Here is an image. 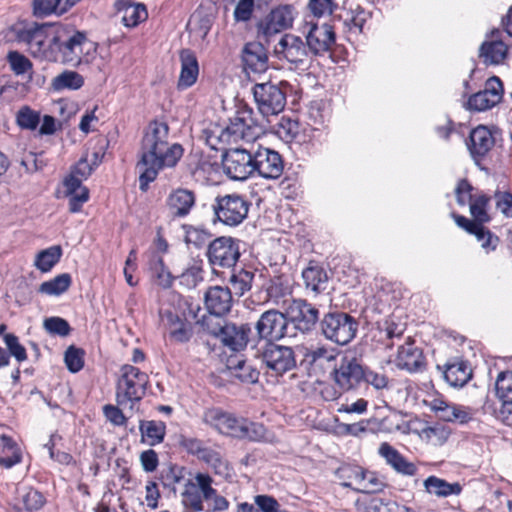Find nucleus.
I'll list each match as a JSON object with an SVG mask.
<instances>
[{
    "mask_svg": "<svg viewBox=\"0 0 512 512\" xmlns=\"http://www.w3.org/2000/svg\"><path fill=\"white\" fill-rule=\"evenodd\" d=\"M255 330L258 337L268 343L295 336L284 310L270 309L263 312L255 324Z\"/></svg>",
    "mask_w": 512,
    "mask_h": 512,
    "instance_id": "obj_8",
    "label": "nucleus"
},
{
    "mask_svg": "<svg viewBox=\"0 0 512 512\" xmlns=\"http://www.w3.org/2000/svg\"><path fill=\"white\" fill-rule=\"evenodd\" d=\"M18 42L28 46L30 53L37 58L57 61L52 38L49 39L45 29L37 24L27 25L16 29Z\"/></svg>",
    "mask_w": 512,
    "mask_h": 512,
    "instance_id": "obj_9",
    "label": "nucleus"
},
{
    "mask_svg": "<svg viewBox=\"0 0 512 512\" xmlns=\"http://www.w3.org/2000/svg\"><path fill=\"white\" fill-rule=\"evenodd\" d=\"M139 429L142 442L149 446L162 443L166 434V425L162 421H140Z\"/></svg>",
    "mask_w": 512,
    "mask_h": 512,
    "instance_id": "obj_35",
    "label": "nucleus"
},
{
    "mask_svg": "<svg viewBox=\"0 0 512 512\" xmlns=\"http://www.w3.org/2000/svg\"><path fill=\"white\" fill-rule=\"evenodd\" d=\"M120 372L116 387L117 405L133 409L146 393L148 375L129 364L123 365Z\"/></svg>",
    "mask_w": 512,
    "mask_h": 512,
    "instance_id": "obj_5",
    "label": "nucleus"
},
{
    "mask_svg": "<svg viewBox=\"0 0 512 512\" xmlns=\"http://www.w3.org/2000/svg\"><path fill=\"white\" fill-rule=\"evenodd\" d=\"M242 61L246 70L255 73L266 71L268 55L263 44L256 41L245 44L242 50Z\"/></svg>",
    "mask_w": 512,
    "mask_h": 512,
    "instance_id": "obj_27",
    "label": "nucleus"
},
{
    "mask_svg": "<svg viewBox=\"0 0 512 512\" xmlns=\"http://www.w3.org/2000/svg\"><path fill=\"white\" fill-rule=\"evenodd\" d=\"M72 278L69 273H62L51 280L41 283L39 292L49 296H60L71 286Z\"/></svg>",
    "mask_w": 512,
    "mask_h": 512,
    "instance_id": "obj_38",
    "label": "nucleus"
},
{
    "mask_svg": "<svg viewBox=\"0 0 512 512\" xmlns=\"http://www.w3.org/2000/svg\"><path fill=\"white\" fill-rule=\"evenodd\" d=\"M424 487L429 494H433L437 497L459 495L462 492V485L460 483H449L436 476H429L424 481Z\"/></svg>",
    "mask_w": 512,
    "mask_h": 512,
    "instance_id": "obj_34",
    "label": "nucleus"
},
{
    "mask_svg": "<svg viewBox=\"0 0 512 512\" xmlns=\"http://www.w3.org/2000/svg\"><path fill=\"white\" fill-rule=\"evenodd\" d=\"M274 54L279 60H285L295 68H300L307 64L310 50L300 36L286 33L274 46Z\"/></svg>",
    "mask_w": 512,
    "mask_h": 512,
    "instance_id": "obj_16",
    "label": "nucleus"
},
{
    "mask_svg": "<svg viewBox=\"0 0 512 512\" xmlns=\"http://www.w3.org/2000/svg\"><path fill=\"white\" fill-rule=\"evenodd\" d=\"M40 122V115L38 112L32 110L29 106H23L16 114V123L26 130H34Z\"/></svg>",
    "mask_w": 512,
    "mask_h": 512,
    "instance_id": "obj_50",
    "label": "nucleus"
},
{
    "mask_svg": "<svg viewBox=\"0 0 512 512\" xmlns=\"http://www.w3.org/2000/svg\"><path fill=\"white\" fill-rule=\"evenodd\" d=\"M7 61L16 75H23L32 69L31 61L18 51H10L7 55Z\"/></svg>",
    "mask_w": 512,
    "mask_h": 512,
    "instance_id": "obj_52",
    "label": "nucleus"
},
{
    "mask_svg": "<svg viewBox=\"0 0 512 512\" xmlns=\"http://www.w3.org/2000/svg\"><path fill=\"white\" fill-rule=\"evenodd\" d=\"M253 96L259 112L265 117L279 114L286 105V93L271 82L255 84Z\"/></svg>",
    "mask_w": 512,
    "mask_h": 512,
    "instance_id": "obj_15",
    "label": "nucleus"
},
{
    "mask_svg": "<svg viewBox=\"0 0 512 512\" xmlns=\"http://www.w3.org/2000/svg\"><path fill=\"white\" fill-rule=\"evenodd\" d=\"M52 41L58 60L67 65L88 64L96 52L95 44L88 40L86 34L71 25H59Z\"/></svg>",
    "mask_w": 512,
    "mask_h": 512,
    "instance_id": "obj_2",
    "label": "nucleus"
},
{
    "mask_svg": "<svg viewBox=\"0 0 512 512\" xmlns=\"http://www.w3.org/2000/svg\"><path fill=\"white\" fill-rule=\"evenodd\" d=\"M195 481L194 483L198 486L202 499L211 500L217 494V491L212 487L213 479L208 474H196Z\"/></svg>",
    "mask_w": 512,
    "mask_h": 512,
    "instance_id": "obj_61",
    "label": "nucleus"
},
{
    "mask_svg": "<svg viewBox=\"0 0 512 512\" xmlns=\"http://www.w3.org/2000/svg\"><path fill=\"white\" fill-rule=\"evenodd\" d=\"M395 364L399 369L413 373L419 372L425 361L422 351L413 342L408 341L398 348Z\"/></svg>",
    "mask_w": 512,
    "mask_h": 512,
    "instance_id": "obj_26",
    "label": "nucleus"
},
{
    "mask_svg": "<svg viewBox=\"0 0 512 512\" xmlns=\"http://www.w3.org/2000/svg\"><path fill=\"white\" fill-rule=\"evenodd\" d=\"M304 357L311 364L321 360L328 362L336 360L335 351L325 345H311L310 347H306Z\"/></svg>",
    "mask_w": 512,
    "mask_h": 512,
    "instance_id": "obj_49",
    "label": "nucleus"
},
{
    "mask_svg": "<svg viewBox=\"0 0 512 512\" xmlns=\"http://www.w3.org/2000/svg\"><path fill=\"white\" fill-rule=\"evenodd\" d=\"M500 184H502V187L498 186L493 195L496 209L500 210L504 216L510 218L512 217V194L506 190L507 185L504 179Z\"/></svg>",
    "mask_w": 512,
    "mask_h": 512,
    "instance_id": "obj_45",
    "label": "nucleus"
},
{
    "mask_svg": "<svg viewBox=\"0 0 512 512\" xmlns=\"http://www.w3.org/2000/svg\"><path fill=\"white\" fill-rule=\"evenodd\" d=\"M437 369L452 387H463L472 377V369L468 362L459 358L450 360L443 366L437 365Z\"/></svg>",
    "mask_w": 512,
    "mask_h": 512,
    "instance_id": "obj_25",
    "label": "nucleus"
},
{
    "mask_svg": "<svg viewBox=\"0 0 512 512\" xmlns=\"http://www.w3.org/2000/svg\"><path fill=\"white\" fill-rule=\"evenodd\" d=\"M380 505H382V497L374 494L363 495L355 502L358 512H379Z\"/></svg>",
    "mask_w": 512,
    "mask_h": 512,
    "instance_id": "obj_60",
    "label": "nucleus"
},
{
    "mask_svg": "<svg viewBox=\"0 0 512 512\" xmlns=\"http://www.w3.org/2000/svg\"><path fill=\"white\" fill-rule=\"evenodd\" d=\"M282 309L286 312L291 331L298 329L305 333L314 328L319 319V311L312 304L303 299H286L282 303Z\"/></svg>",
    "mask_w": 512,
    "mask_h": 512,
    "instance_id": "obj_14",
    "label": "nucleus"
},
{
    "mask_svg": "<svg viewBox=\"0 0 512 512\" xmlns=\"http://www.w3.org/2000/svg\"><path fill=\"white\" fill-rule=\"evenodd\" d=\"M84 84V78L81 74L72 70H65L55 76L51 81V87L56 92L64 90H78Z\"/></svg>",
    "mask_w": 512,
    "mask_h": 512,
    "instance_id": "obj_36",
    "label": "nucleus"
},
{
    "mask_svg": "<svg viewBox=\"0 0 512 512\" xmlns=\"http://www.w3.org/2000/svg\"><path fill=\"white\" fill-rule=\"evenodd\" d=\"M211 265L230 268L239 259L238 243L231 237H218L210 242L207 251Z\"/></svg>",
    "mask_w": 512,
    "mask_h": 512,
    "instance_id": "obj_19",
    "label": "nucleus"
},
{
    "mask_svg": "<svg viewBox=\"0 0 512 512\" xmlns=\"http://www.w3.org/2000/svg\"><path fill=\"white\" fill-rule=\"evenodd\" d=\"M4 342L12 356L18 362H22L27 359L26 349L19 343V339L14 334L8 333L4 335Z\"/></svg>",
    "mask_w": 512,
    "mask_h": 512,
    "instance_id": "obj_62",
    "label": "nucleus"
},
{
    "mask_svg": "<svg viewBox=\"0 0 512 512\" xmlns=\"http://www.w3.org/2000/svg\"><path fill=\"white\" fill-rule=\"evenodd\" d=\"M114 8L117 14L121 15V21L124 26L134 28L148 17V12L144 4L133 3L129 0H116Z\"/></svg>",
    "mask_w": 512,
    "mask_h": 512,
    "instance_id": "obj_28",
    "label": "nucleus"
},
{
    "mask_svg": "<svg viewBox=\"0 0 512 512\" xmlns=\"http://www.w3.org/2000/svg\"><path fill=\"white\" fill-rule=\"evenodd\" d=\"M475 190L473 186L466 180L461 179L458 181L457 186L455 188V196L458 205L465 206L466 204H471L475 196Z\"/></svg>",
    "mask_w": 512,
    "mask_h": 512,
    "instance_id": "obj_55",
    "label": "nucleus"
},
{
    "mask_svg": "<svg viewBox=\"0 0 512 512\" xmlns=\"http://www.w3.org/2000/svg\"><path fill=\"white\" fill-rule=\"evenodd\" d=\"M503 97L502 82L498 77L489 78L483 90L469 97L467 106L470 110L485 111L497 105Z\"/></svg>",
    "mask_w": 512,
    "mask_h": 512,
    "instance_id": "obj_21",
    "label": "nucleus"
},
{
    "mask_svg": "<svg viewBox=\"0 0 512 512\" xmlns=\"http://www.w3.org/2000/svg\"><path fill=\"white\" fill-rule=\"evenodd\" d=\"M491 198V196L483 191L477 190L475 192L474 199L469 206L471 217L478 221L480 225H484L491 221V206L489 205Z\"/></svg>",
    "mask_w": 512,
    "mask_h": 512,
    "instance_id": "obj_33",
    "label": "nucleus"
},
{
    "mask_svg": "<svg viewBox=\"0 0 512 512\" xmlns=\"http://www.w3.org/2000/svg\"><path fill=\"white\" fill-rule=\"evenodd\" d=\"M34 11L39 15L64 14L68 11L65 0H34Z\"/></svg>",
    "mask_w": 512,
    "mask_h": 512,
    "instance_id": "obj_48",
    "label": "nucleus"
},
{
    "mask_svg": "<svg viewBox=\"0 0 512 512\" xmlns=\"http://www.w3.org/2000/svg\"><path fill=\"white\" fill-rule=\"evenodd\" d=\"M84 351L82 349L70 346L65 352V363L69 371L76 373L83 368Z\"/></svg>",
    "mask_w": 512,
    "mask_h": 512,
    "instance_id": "obj_56",
    "label": "nucleus"
},
{
    "mask_svg": "<svg viewBox=\"0 0 512 512\" xmlns=\"http://www.w3.org/2000/svg\"><path fill=\"white\" fill-rule=\"evenodd\" d=\"M361 475H363V468L357 465H342L336 470V476L341 481V485L355 491Z\"/></svg>",
    "mask_w": 512,
    "mask_h": 512,
    "instance_id": "obj_43",
    "label": "nucleus"
},
{
    "mask_svg": "<svg viewBox=\"0 0 512 512\" xmlns=\"http://www.w3.org/2000/svg\"><path fill=\"white\" fill-rule=\"evenodd\" d=\"M23 503L26 510L34 511L40 509L44 505L45 498L39 491L29 489L23 495Z\"/></svg>",
    "mask_w": 512,
    "mask_h": 512,
    "instance_id": "obj_64",
    "label": "nucleus"
},
{
    "mask_svg": "<svg viewBox=\"0 0 512 512\" xmlns=\"http://www.w3.org/2000/svg\"><path fill=\"white\" fill-rule=\"evenodd\" d=\"M365 368L352 352L343 353L333 369V379L342 391L356 388L365 376Z\"/></svg>",
    "mask_w": 512,
    "mask_h": 512,
    "instance_id": "obj_13",
    "label": "nucleus"
},
{
    "mask_svg": "<svg viewBox=\"0 0 512 512\" xmlns=\"http://www.w3.org/2000/svg\"><path fill=\"white\" fill-rule=\"evenodd\" d=\"M164 315L170 338L178 343L188 342L193 336L191 323L172 311Z\"/></svg>",
    "mask_w": 512,
    "mask_h": 512,
    "instance_id": "obj_32",
    "label": "nucleus"
},
{
    "mask_svg": "<svg viewBox=\"0 0 512 512\" xmlns=\"http://www.w3.org/2000/svg\"><path fill=\"white\" fill-rule=\"evenodd\" d=\"M365 376L363 377V380L371 385L376 390H384L388 389L390 387V379L389 377L383 372L382 369L380 370H373L369 368H365Z\"/></svg>",
    "mask_w": 512,
    "mask_h": 512,
    "instance_id": "obj_53",
    "label": "nucleus"
},
{
    "mask_svg": "<svg viewBox=\"0 0 512 512\" xmlns=\"http://www.w3.org/2000/svg\"><path fill=\"white\" fill-rule=\"evenodd\" d=\"M228 368L232 370L233 375L242 382L256 383L258 381L259 371L251 364L247 363L246 360L230 359Z\"/></svg>",
    "mask_w": 512,
    "mask_h": 512,
    "instance_id": "obj_39",
    "label": "nucleus"
},
{
    "mask_svg": "<svg viewBox=\"0 0 512 512\" xmlns=\"http://www.w3.org/2000/svg\"><path fill=\"white\" fill-rule=\"evenodd\" d=\"M253 142L228 149L222 157L224 173L232 180L244 181L253 176Z\"/></svg>",
    "mask_w": 512,
    "mask_h": 512,
    "instance_id": "obj_7",
    "label": "nucleus"
},
{
    "mask_svg": "<svg viewBox=\"0 0 512 512\" xmlns=\"http://www.w3.org/2000/svg\"><path fill=\"white\" fill-rule=\"evenodd\" d=\"M495 389L501 405L512 404V371L502 372L498 375Z\"/></svg>",
    "mask_w": 512,
    "mask_h": 512,
    "instance_id": "obj_44",
    "label": "nucleus"
},
{
    "mask_svg": "<svg viewBox=\"0 0 512 512\" xmlns=\"http://www.w3.org/2000/svg\"><path fill=\"white\" fill-rule=\"evenodd\" d=\"M203 280V269L198 264L188 267L180 276L181 284L188 288H194Z\"/></svg>",
    "mask_w": 512,
    "mask_h": 512,
    "instance_id": "obj_58",
    "label": "nucleus"
},
{
    "mask_svg": "<svg viewBox=\"0 0 512 512\" xmlns=\"http://www.w3.org/2000/svg\"><path fill=\"white\" fill-rule=\"evenodd\" d=\"M149 270L154 281L161 287L167 288L172 284L170 272L164 265L163 259L154 254L149 260Z\"/></svg>",
    "mask_w": 512,
    "mask_h": 512,
    "instance_id": "obj_40",
    "label": "nucleus"
},
{
    "mask_svg": "<svg viewBox=\"0 0 512 512\" xmlns=\"http://www.w3.org/2000/svg\"><path fill=\"white\" fill-rule=\"evenodd\" d=\"M202 325L210 335L218 338L224 346L233 351L245 348L251 333L248 324L236 325L213 317H204Z\"/></svg>",
    "mask_w": 512,
    "mask_h": 512,
    "instance_id": "obj_6",
    "label": "nucleus"
},
{
    "mask_svg": "<svg viewBox=\"0 0 512 512\" xmlns=\"http://www.w3.org/2000/svg\"><path fill=\"white\" fill-rule=\"evenodd\" d=\"M203 421L227 436L249 441L270 440L269 432L264 425L236 417L218 408L207 410L203 415Z\"/></svg>",
    "mask_w": 512,
    "mask_h": 512,
    "instance_id": "obj_4",
    "label": "nucleus"
},
{
    "mask_svg": "<svg viewBox=\"0 0 512 512\" xmlns=\"http://www.w3.org/2000/svg\"><path fill=\"white\" fill-rule=\"evenodd\" d=\"M302 33L306 39V46L310 54L319 56L328 52L335 43V33L331 25L327 23H306Z\"/></svg>",
    "mask_w": 512,
    "mask_h": 512,
    "instance_id": "obj_18",
    "label": "nucleus"
},
{
    "mask_svg": "<svg viewBox=\"0 0 512 512\" xmlns=\"http://www.w3.org/2000/svg\"><path fill=\"white\" fill-rule=\"evenodd\" d=\"M284 169V163L281 155L270 148L253 144V175L265 179H278Z\"/></svg>",
    "mask_w": 512,
    "mask_h": 512,
    "instance_id": "obj_17",
    "label": "nucleus"
},
{
    "mask_svg": "<svg viewBox=\"0 0 512 512\" xmlns=\"http://www.w3.org/2000/svg\"><path fill=\"white\" fill-rule=\"evenodd\" d=\"M474 235L486 253L494 251L499 244V238L487 230L484 225H480Z\"/></svg>",
    "mask_w": 512,
    "mask_h": 512,
    "instance_id": "obj_57",
    "label": "nucleus"
},
{
    "mask_svg": "<svg viewBox=\"0 0 512 512\" xmlns=\"http://www.w3.org/2000/svg\"><path fill=\"white\" fill-rule=\"evenodd\" d=\"M181 71L178 80V88L187 89L197 80L199 66L197 58L193 51L183 49L180 51Z\"/></svg>",
    "mask_w": 512,
    "mask_h": 512,
    "instance_id": "obj_31",
    "label": "nucleus"
},
{
    "mask_svg": "<svg viewBox=\"0 0 512 512\" xmlns=\"http://www.w3.org/2000/svg\"><path fill=\"white\" fill-rule=\"evenodd\" d=\"M253 111L244 107L236 112L231 119L230 124L225 128L214 127L204 131L206 144L214 150L219 149L222 143L244 141L249 144L255 141L260 133V128L256 125L253 117Z\"/></svg>",
    "mask_w": 512,
    "mask_h": 512,
    "instance_id": "obj_3",
    "label": "nucleus"
},
{
    "mask_svg": "<svg viewBox=\"0 0 512 512\" xmlns=\"http://www.w3.org/2000/svg\"><path fill=\"white\" fill-rule=\"evenodd\" d=\"M61 256V246H51L37 253L34 260V266L43 273L49 272L60 261Z\"/></svg>",
    "mask_w": 512,
    "mask_h": 512,
    "instance_id": "obj_37",
    "label": "nucleus"
},
{
    "mask_svg": "<svg viewBox=\"0 0 512 512\" xmlns=\"http://www.w3.org/2000/svg\"><path fill=\"white\" fill-rule=\"evenodd\" d=\"M195 194L188 189H176L167 198V206L170 213L175 217L187 216L195 205Z\"/></svg>",
    "mask_w": 512,
    "mask_h": 512,
    "instance_id": "obj_29",
    "label": "nucleus"
},
{
    "mask_svg": "<svg viewBox=\"0 0 512 512\" xmlns=\"http://www.w3.org/2000/svg\"><path fill=\"white\" fill-rule=\"evenodd\" d=\"M183 154L182 145L169 142V126L164 122H151L145 129L136 166L140 190L146 191L161 170L175 167Z\"/></svg>",
    "mask_w": 512,
    "mask_h": 512,
    "instance_id": "obj_1",
    "label": "nucleus"
},
{
    "mask_svg": "<svg viewBox=\"0 0 512 512\" xmlns=\"http://www.w3.org/2000/svg\"><path fill=\"white\" fill-rule=\"evenodd\" d=\"M423 431L428 441H430L434 445L443 444L450 435V430L442 424L429 426L425 428Z\"/></svg>",
    "mask_w": 512,
    "mask_h": 512,
    "instance_id": "obj_59",
    "label": "nucleus"
},
{
    "mask_svg": "<svg viewBox=\"0 0 512 512\" xmlns=\"http://www.w3.org/2000/svg\"><path fill=\"white\" fill-rule=\"evenodd\" d=\"M204 300L210 317L219 318L231 309L232 291L228 287L212 286L206 291Z\"/></svg>",
    "mask_w": 512,
    "mask_h": 512,
    "instance_id": "obj_24",
    "label": "nucleus"
},
{
    "mask_svg": "<svg viewBox=\"0 0 512 512\" xmlns=\"http://www.w3.org/2000/svg\"><path fill=\"white\" fill-rule=\"evenodd\" d=\"M254 273L244 269L234 271L230 276V290L236 296L241 297L251 289Z\"/></svg>",
    "mask_w": 512,
    "mask_h": 512,
    "instance_id": "obj_41",
    "label": "nucleus"
},
{
    "mask_svg": "<svg viewBox=\"0 0 512 512\" xmlns=\"http://www.w3.org/2000/svg\"><path fill=\"white\" fill-rule=\"evenodd\" d=\"M499 30L492 31L490 41H485L480 47V57L483 62L488 65H497L504 61L508 53L507 45L498 40Z\"/></svg>",
    "mask_w": 512,
    "mask_h": 512,
    "instance_id": "obj_30",
    "label": "nucleus"
},
{
    "mask_svg": "<svg viewBox=\"0 0 512 512\" xmlns=\"http://www.w3.org/2000/svg\"><path fill=\"white\" fill-rule=\"evenodd\" d=\"M384 484L383 482L371 471L363 469V475H361L358 481L356 491L363 493V495L375 494L381 491Z\"/></svg>",
    "mask_w": 512,
    "mask_h": 512,
    "instance_id": "obj_47",
    "label": "nucleus"
},
{
    "mask_svg": "<svg viewBox=\"0 0 512 512\" xmlns=\"http://www.w3.org/2000/svg\"><path fill=\"white\" fill-rule=\"evenodd\" d=\"M309 10L316 17L331 15L336 8L333 0H309Z\"/></svg>",
    "mask_w": 512,
    "mask_h": 512,
    "instance_id": "obj_63",
    "label": "nucleus"
},
{
    "mask_svg": "<svg viewBox=\"0 0 512 512\" xmlns=\"http://www.w3.org/2000/svg\"><path fill=\"white\" fill-rule=\"evenodd\" d=\"M43 326L49 334L61 337L69 335L71 330L69 323L60 317H49L45 319Z\"/></svg>",
    "mask_w": 512,
    "mask_h": 512,
    "instance_id": "obj_54",
    "label": "nucleus"
},
{
    "mask_svg": "<svg viewBox=\"0 0 512 512\" xmlns=\"http://www.w3.org/2000/svg\"><path fill=\"white\" fill-rule=\"evenodd\" d=\"M428 406L436 416L447 422H458L464 424L473 417V411L469 407L450 404L441 398H433L428 402Z\"/></svg>",
    "mask_w": 512,
    "mask_h": 512,
    "instance_id": "obj_23",
    "label": "nucleus"
},
{
    "mask_svg": "<svg viewBox=\"0 0 512 512\" xmlns=\"http://www.w3.org/2000/svg\"><path fill=\"white\" fill-rule=\"evenodd\" d=\"M183 228L185 230V242L187 244L201 248L210 240V233L201 227L185 225Z\"/></svg>",
    "mask_w": 512,
    "mask_h": 512,
    "instance_id": "obj_51",
    "label": "nucleus"
},
{
    "mask_svg": "<svg viewBox=\"0 0 512 512\" xmlns=\"http://www.w3.org/2000/svg\"><path fill=\"white\" fill-rule=\"evenodd\" d=\"M466 145L472 159L479 166L494 147L495 139L487 127L480 125L470 132Z\"/></svg>",
    "mask_w": 512,
    "mask_h": 512,
    "instance_id": "obj_22",
    "label": "nucleus"
},
{
    "mask_svg": "<svg viewBox=\"0 0 512 512\" xmlns=\"http://www.w3.org/2000/svg\"><path fill=\"white\" fill-rule=\"evenodd\" d=\"M358 323L344 312L328 313L321 321L323 335L339 345L348 344L356 335Z\"/></svg>",
    "mask_w": 512,
    "mask_h": 512,
    "instance_id": "obj_10",
    "label": "nucleus"
},
{
    "mask_svg": "<svg viewBox=\"0 0 512 512\" xmlns=\"http://www.w3.org/2000/svg\"><path fill=\"white\" fill-rule=\"evenodd\" d=\"M295 18V10L291 5H280L258 24V34L268 38L283 30L292 27Z\"/></svg>",
    "mask_w": 512,
    "mask_h": 512,
    "instance_id": "obj_20",
    "label": "nucleus"
},
{
    "mask_svg": "<svg viewBox=\"0 0 512 512\" xmlns=\"http://www.w3.org/2000/svg\"><path fill=\"white\" fill-rule=\"evenodd\" d=\"M181 498L183 506L191 512H200L203 510L202 496L200 495L198 486L194 482L189 481L185 484Z\"/></svg>",
    "mask_w": 512,
    "mask_h": 512,
    "instance_id": "obj_42",
    "label": "nucleus"
},
{
    "mask_svg": "<svg viewBox=\"0 0 512 512\" xmlns=\"http://www.w3.org/2000/svg\"><path fill=\"white\" fill-rule=\"evenodd\" d=\"M260 357L266 373L271 376H282L296 367L295 353L289 346L267 343Z\"/></svg>",
    "mask_w": 512,
    "mask_h": 512,
    "instance_id": "obj_12",
    "label": "nucleus"
},
{
    "mask_svg": "<svg viewBox=\"0 0 512 512\" xmlns=\"http://www.w3.org/2000/svg\"><path fill=\"white\" fill-rule=\"evenodd\" d=\"M302 277L306 287L310 288L314 292H318L322 289L321 285L327 281L326 273L323 269L317 266L307 267L302 272Z\"/></svg>",
    "mask_w": 512,
    "mask_h": 512,
    "instance_id": "obj_46",
    "label": "nucleus"
},
{
    "mask_svg": "<svg viewBox=\"0 0 512 512\" xmlns=\"http://www.w3.org/2000/svg\"><path fill=\"white\" fill-rule=\"evenodd\" d=\"M250 203L245 197L233 193L218 196L213 206L217 219L231 227L241 224L248 215Z\"/></svg>",
    "mask_w": 512,
    "mask_h": 512,
    "instance_id": "obj_11",
    "label": "nucleus"
}]
</instances>
